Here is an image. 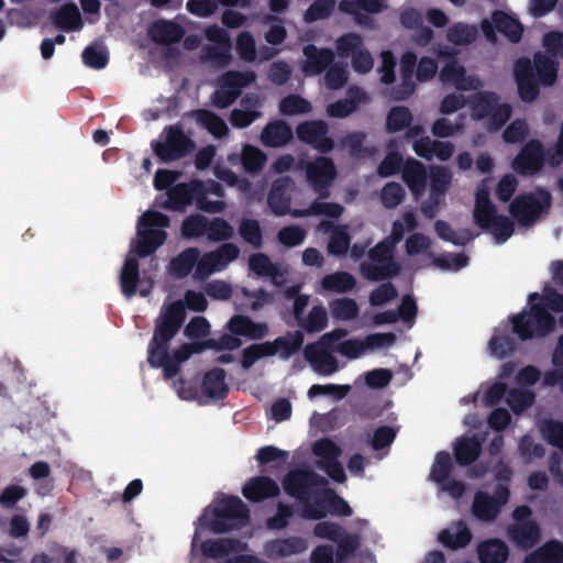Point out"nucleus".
Wrapping results in <instances>:
<instances>
[{
	"mask_svg": "<svg viewBox=\"0 0 563 563\" xmlns=\"http://www.w3.org/2000/svg\"><path fill=\"white\" fill-rule=\"evenodd\" d=\"M247 506L234 496H222L210 503L195 523L191 540V555L222 559L245 550L246 543L231 538L212 539L209 533L222 534L245 527L249 523Z\"/></svg>",
	"mask_w": 563,
	"mask_h": 563,
	"instance_id": "f257e3e1",
	"label": "nucleus"
},
{
	"mask_svg": "<svg viewBox=\"0 0 563 563\" xmlns=\"http://www.w3.org/2000/svg\"><path fill=\"white\" fill-rule=\"evenodd\" d=\"M185 307L191 311L201 312L208 307L205 294L196 290H187L183 300L165 303L161 310L156 323V330L148 351V362L153 367H162L166 378H173L177 373V366L185 362L191 354L207 347L202 343L184 344L172 354L167 351V342L176 334L185 320Z\"/></svg>",
	"mask_w": 563,
	"mask_h": 563,
	"instance_id": "f03ea898",
	"label": "nucleus"
},
{
	"mask_svg": "<svg viewBox=\"0 0 563 563\" xmlns=\"http://www.w3.org/2000/svg\"><path fill=\"white\" fill-rule=\"evenodd\" d=\"M288 495L301 501V516L308 520H318L328 514L351 516L349 504L328 488V481L309 471L290 472L285 482Z\"/></svg>",
	"mask_w": 563,
	"mask_h": 563,
	"instance_id": "7ed1b4c3",
	"label": "nucleus"
},
{
	"mask_svg": "<svg viewBox=\"0 0 563 563\" xmlns=\"http://www.w3.org/2000/svg\"><path fill=\"white\" fill-rule=\"evenodd\" d=\"M180 173L169 169H158L154 177V187L157 190L168 189L164 207L170 210L184 211L192 203L208 213H220L225 209L222 200H212L210 195L222 197V189L216 183L203 184L192 180L188 184L177 183Z\"/></svg>",
	"mask_w": 563,
	"mask_h": 563,
	"instance_id": "20e7f679",
	"label": "nucleus"
},
{
	"mask_svg": "<svg viewBox=\"0 0 563 563\" xmlns=\"http://www.w3.org/2000/svg\"><path fill=\"white\" fill-rule=\"evenodd\" d=\"M558 62L543 52H537L533 58H520L514 66V78L521 101L534 102L541 87L552 86L558 77Z\"/></svg>",
	"mask_w": 563,
	"mask_h": 563,
	"instance_id": "39448f33",
	"label": "nucleus"
},
{
	"mask_svg": "<svg viewBox=\"0 0 563 563\" xmlns=\"http://www.w3.org/2000/svg\"><path fill=\"white\" fill-rule=\"evenodd\" d=\"M538 294L529 297L530 309L511 318L515 333L521 339L527 340L537 336H544L554 329L555 320L545 310L549 308L553 312H563V296L552 289H545L542 295V307L534 300Z\"/></svg>",
	"mask_w": 563,
	"mask_h": 563,
	"instance_id": "423d86ee",
	"label": "nucleus"
},
{
	"mask_svg": "<svg viewBox=\"0 0 563 563\" xmlns=\"http://www.w3.org/2000/svg\"><path fill=\"white\" fill-rule=\"evenodd\" d=\"M406 231L408 230L401 219L394 221L389 238L372 249L367 261L363 263L361 273L364 277L379 280L393 277L399 273L400 268L393 260V252Z\"/></svg>",
	"mask_w": 563,
	"mask_h": 563,
	"instance_id": "0eeeda50",
	"label": "nucleus"
},
{
	"mask_svg": "<svg viewBox=\"0 0 563 563\" xmlns=\"http://www.w3.org/2000/svg\"><path fill=\"white\" fill-rule=\"evenodd\" d=\"M490 185L488 179L482 180L475 191V206L473 217L475 223L488 231L497 244L505 243L512 234L511 221L497 212L490 198Z\"/></svg>",
	"mask_w": 563,
	"mask_h": 563,
	"instance_id": "6e6552de",
	"label": "nucleus"
},
{
	"mask_svg": "<svg viewBox=\"0 0 563 563\" xmlns=\"http://www.w3.org/2000/svg\"><path fill=\"white\" fill-rule=\"evenodd\" d=\"M169 218L156 210L145 211L137 221L136 235L131 241V253L145 257L155 253L166 241Z\"/></svg>",
	"mask_w": 563,
	"mask_h": 563,
	"instance_id": "1a4fd4ad",
	"label": "nucleus"
},
{
	"mask_svg": "<svg viewBox=\"0 0 563 563\" xmlns=\"http://www.w3.org/2000/svg\"><path fill=\"white\" fill-rule=\"evenodd\" d=\"M173 387L181 400L197 401L200 405L221 399L229 390L225 373L221 368L208 371L199 388L196 387L191 379L185 377L174 380Z\"/></svg>",
	"mask_w": 563,
	"mask_h": 563,
	"instance_id": "9d476101",
	"label": "nucleus"
},
{
	"mask_svg": "<svg viewBox=\"0 0 563 563\" xmlns=\"http://www.w3.org/2000/svg\"><path fill=\"white\" fill-rule=\"evenodd\" d=\"M471 117L484 121L489 131L499 130L511 117L512 107L493 91H479L468 101Z\"/></svg>",
	"mask_w": 563,
	"mask_h": 563,
	"instance_id": "9b49d317",
	"label": "nucleus"
},
{
	"mask_svg": "<svg viewBox=\"0 0 563 563\" xmlns=\"http://www.w3.org/2000/svg\"><path fill=\"white\" fill-rule=\"evenodd\" d=\"M356 533H344L338 525L322 521L316 525L313 533L321 539L335 541L341 556L352 554L362 543L375 542V532L365 520L356 521Z\"/></svg>",
	"mask_w": 563,
	"mask_h": 563,
	"instance_id": "f8f14e48",
	"label": "nucleus"
},
{
	"mask_svg": "<svg viewBox=\"0 0 563 563\" xmlns=\"http://www.w3.org/2000/svg\"><path fill=\"white\" fill-rule=\"evenodd\" d=\"M405 252L409 258V266L413 271L435 266L445 272H456L465 264L463 257H456L452 266L443 264V261L439 262L433 252L432 241L422 233H412L406 239Z\"/></svg>",
	"mask_w": 563,
	"mask_h": 563,
	"instance_id": "ddd939ff",
	"label": "nucleus"
},
{
	"mask_svg": "<svg viewBox=\"0 0 563 563\" xmlns=\"http://www.w3.org/2000/svg\"><path fill=\"white\" fill-rule=\"evenodd\" d=\"M346 335V330L336 329L323 334L318 342L306 346L305 356L316 373L330 376L339 371L338 360L332 352H335L334 343Z\"/></svg>",
	"mask_w": 563,
	"mask_h": 563,
	"instance_id": "4468645a",
	"label": "nucleus"
},
{
	"mask_svg": "<svg viewBox=\"0 0 563 563\" xmlns=\"http://www.w3.org/2000/svg\"><path fill=\"white\" fill-rule=\"evenodd\" d=\"M419 81H426L434 77L438 70V64L432 57H422L417 64V56L412 52H406L400 59V80L399 88L395 91V99H406L415 90L413 70Z\"/></svg>",
	"mask_w": 563,
	"mask_h": 563,
	"instance_id": "2eb2a0df",
	"label": "nucleus"
},
{
	"mask_svg": "<svg viewBox=\"0 0 563 563\" xmlns=\"http://www.w3.org/2000/svg\"><path fill=\"white\" fill-rule=\"evenodd\" d=\"M406 137L411 142L413 152L427 159L437 158L439 161H449L455 151V146L450 141H438L424 134V130L420 125L410 126L406 133Z\"/></svg>",
	"mask_w": 563,
	"mask_h": 563,
	"instance_id": "dca6fc26",
	"label": "nucleus"
},
{
	"mask_svg": "<svg viewBox=\"0 0 563 563\" xmlns=\"http://www.w3.org/2000/svg\"><path fill=\"white\" fill-rule=\"evenodd\" d=\"M481 30L485 38L493 44L497 42L498 33L508 41L517 43L522 36L523 25L515 14L497 10L482 20Z\"/></svg>",
	"mask_w": 563,
	"mask_h": 563,
	"instance_id": "f3484780",
	"label": "nucleus"
},
{
	"mask_svg": "<svg viewBox=\"0 0 563 563\" xmlns=\"http://www.w3.org/2000/svg\"><path fill=\"white\" fill-rule=\"evenodd\" d=\"M194 148L192 141L178 128H166L159 136V140L153 143L155 154L163 162L178 159Z\"/></svg>",
	"mask_w": 563,
	"mask_h": 563,
	"instance_id": "a211bd4d",
	"label": "nucleus"
},
{
	"mask_svg": "<svg viewBox=\"0 0 563 563\" xmlns=\"http://www.w3.org/2000/svg\"><path fill=\"white\" fill-rule=\"evenodd\" d=\"M530 509L526 506L517 507L514 510V523L507 530L509 540L519 549L527 550L532 548L541 538L540 528L533 520H528Z\"/></svg>",
	"mask_w": 563,
	"mask_h": 563,
	"instance_id": "6ab92c4d",
	"label": "nucleus"
},
{
	"mask_svg": "<svg viewBox=\"0 0 563 563\" xmlns=\"http://www.w3.org/2000/svg\"><path fill=\"white\" fill-rule=\"evenodd\" d=\"M550 206V196L543 190L523 194L509 205L511 216L521 224H529Z\"/></svg>",
	"mask_w": 563,
	"mask_h": 563,
	"instance_id": "aec40b11",
	"label": "nucleus"
},
{
	"mask_svg": "<svg viewBox=\"0 0 563 563\" xmlns=\"http://www.w3.org/2000/svg\"><path fill=\"white\" fill-rule=\"evenodd\" d=\"M240 255V249L232 244L227 243L217 250L200 253V263L198 269L195 272V278L203 280L207 277L224 271L233 261Z\"/></svg>",
	"mask_w": 563,
	"mask_h": 563,
	"instance_id": "412c9836",
	"label": "nucleus"
},
{
	"mask_svg": "<svg viewBox=\"0 0 563 563\" xmlns=\"http://www.w3.org/2000/svg\"><path fill=\"white\" fill-rule=\"evenodd\" d=\"M256 79L253 71H230L219 80V87L213 95V104L218 108H227L240 96L241 90Z\"/></svg>",
	"mask_w": 563,
	"mask_h": 563,
	"instance_id": "4be33fe9",
	"label": "nucleus"
},
{
	"mask_svg": "<svg viewBox=\"0 0 563 563\" xmlns=\"http://www.w3.org/2000/svg\"><path fill=\"white\" fill-rule=\"evenodd\" d=\"M429 177L430 191L428 198L421 205V212L428 218H433L444 202L445 192L451 185L452 174L446 167L433 166L430 168Z\"/></svg>",
	"mask_w": 563,
	"mask_h": 563,
	"instance_id": "5701e85b",
	"label": "nucleus"
},
{
	"mask_svg": "<svg viewBox=\"0 0 563 563\" xmlns=\"http://www.w3.org/2000/svg\"><path fill=\"white\" fill-rule=\"evenodd\" d=\"M313 455L318 459V466L325 471L328 476L338 482L344 483L346 475L338 457L342 454V449L330 439H321L312 445Z\"/></svg>",
	"mask_w": 563,
	"mask_h": 563,
	"instance_id": "b1692460",
	"label": "nucleus"
},
{
	"mask_svg": "<svg viewBox=\"0 0 563 563\" xmlns=\"http://www.w3.org/2000/svg\"><path fill=\"white\" fill-rule=\"evenodd\" d=\"M508 500L509 490L506 486H499L493 496L486 492H477L474 496L472 514L481 521H493Z\"/></svg>",
	"mask_w": 563,
	"mask_h": 563,
	"instance_id": "393cba45",
	"label": "nucleus"
},
{
	"mask_svg": "<svg viewBox=\"0 0 563 563\" xmlns=\"http://www.w3.org/2000/svg\"><path fill=\"white\" fill-rule=\"evenodd\" d=\"M296 134L301 142L322 153H328L334 147L333 140L327 136L328 124L324 121H305L297 126Z\"/></svg>",
	"mask_w": 563,
	"mask_h": 563,
	"instance_id": "a878e982",
	"label": "nucleus"
},
{
	"mask_svg": "<svg viewBox=\"0 0 563 563\" xmlns=\"http://www.w3.org/2000/svg\"><path fill=\"white\" fill-rule=\"evenodd\" d=\"M440 80L454 86L457 90L471 91L482 88V80L472 74L457 60H449L440 70Z\"/></svg>",
	"mask_w": 563,
	"mask_h": 563,
	"instance_id": "bb28decb",
	"label": "nucleus"
},
{
	"mask_svg": "<svg viewBox=\"0 0 563 563\" xmlns=\"http://www.w3.org/2000/svg\"><path fill=\"white\" fill-rule=\"evenodd\" d=\"M306 176L310 186L318 192L328 188L336 177V169L332 159L318 157L306 165Z\"/></svg>",
	"mask_w": 563,
	"mask_h": 563,
	"instance_id": "cd10ccee",
	"label": "nucleus"
},
{
	"mask_svg": "<svg viewBox=\"0 0 563 563\" xmlns=\"http://www.w3.org/2000/svg\"><path fill=\"white\" fill-rule=\"evenodd\" d=\"M385 8V0H341L339 2V11L351 15L360 26L368 24V14H377Z\"/></svg>",
	"mask_w": 563,
	"mask_h": 563,
	"instance_id": "c85d7f7f",
	"label": "nucleus"
},
{
	"mask_svg": "<svg viewBox=\"0 0 563 563\" xmlns=\"http://www.w3.org/2000/svg\"><path fill=\"white\" fill-rule=\"evenodd\" d=\"M478 35L477 27L475 25L455 23L451 25L446 31V40L453 47L440 46L437 51L441 57H450L456 55L459 49L457 46H464L473 43Z\"/></svg>",
	"mask_w": 563,
	"mask_h": 563,
	"instance_id": "c756f323",
	"label": "nucleus"
},
{
	"mask_svg": "<svg viewBox=\"0 0 563 563\" xmlns=\"http://www.w3.org/2000/svg\"><path fill=\"white\" fill-rule=\"evenodd\" d=\"M308 544L305 539L292 537L276 539L265 543L263 554L271 561H279L305 552Z\"/></svg>",
	"mask_w": 563,
	"mask_h": 563,
	"instance_id": "7c9ffc66",
	"label": "nucleus"
},
{
	"mask_svg": "<svg viewBox=\"0 0 563 563\" xmlns=\"http://www.w3.org/2000/svg\"><path fill=\"white\" fill-rule=\"evenodd\" d=\"M369 98L363 89L352 87L344 99L330 103L325 109V113L330 118L343 119L366 104Z\"/></svg>",
	"mask_w": 563,
	"mask_h": 563,
	"instance_id": "2f4dec72",
	"label": "nucleus"
},
{
	"mask_svg": "<svg viewBox=\"0 0 563 563\" xmlns=\"http://www.w3.org/2000/svg\"><path fill=\"white\" fill-rule=\"evenodd\" d=\"M543 161L541 144L538 141H531L515 157L512 168L522 175H530L541 168Z\"/></svg>",
	"mask_w": 563,
	"mask_h": 563,
	"instance_id": "473e14b6",
	"label": "nucleus"
},
{
	"mask_svg": "<svg viewBox=\"0 0 563 563\" xmlns=\"http://www.w3.org/2000/svg\"><path fill=\"white\" fill-rule=\"evenodd\" d=\"M303 58L300 62L301 71L307 76H316L323 71L327 65H329L334 54L331 49L322 48L319 49L314 45H307L303 47Z\"/></svg>",
	"mask_w": 563,
	"mask_h": 563,
	"instance_id": "72a5a7b5",
	"label": "nucleus"
},
{
	"mask_svg": "<svg viewBox=\"0 0 563 563\" xmlns=\"http://www.w3.org/2000/svg\"><path fill=\"white\" fill-rule=\"evenodd\" d=\"M515 371L512 363H506L501 366L499 378L500 380L493 384H483L478 388L477 393L472 397V401H479L485 406H490L497 402L506 391V384L501 382L508 378Z\"/></svg>",
	"mask_w": 563,
	"mask_h": 563,
	"instance_id": "f704fd0d",
	"label": "nucleus"
},
{
	"mask_svg": "<svg viewBox=\"0 0 563 563\" xmlns=\"http://www.w3.org/2000/svg\"><path fill=\"white\" fill-rule=\"evenodd\" d=\"M401 177L417 199L424 194L428 181V172L421 162L413 158L407 159L402 166Z\"/></svg>",
	"mask_w": 563,
	"mask_h": 563,
	"instance_id": "c9c22d12",
	"label": "nucleus"
},
{
	"mask_svg": "<svg viewBox=\"0 0 563 563\" xmlns=\"http://www.w3.org/2000/svg\"><path fill=\"white\" fill-rule=\"evenodd\" d=\"M199 263L200 251L197 247H189L172 258L167 273L174 278H185L198 269Z\"/></svg>",
	"mask_w": 563,
	"mask_h": 563,
	"instance_id": "e433bc0d",
	"label": "nucleus"
},
{
	"mask_svg": "<svg viewBox=\"0 0 563 563\" xmlns=\"http://www.w3.org/2000/svg\"><path fill=\"white\" fill-rule=\"evenodd\" d=\"M242 494L250 501H261L277 496L279 494V486L269 477L257 476L244 484Z\"/></svg>",
	"mask_w": 563,
	"mask_h": 563,
	"instance_id": "4c0bfd02",
	"label": "nucleus"
},
{
	"mask_svg": "<svg viewBox=\"0 0 563 563\" xmlns=\"http://www.w3.org/2000/svg\"><path fill=\"white\" fill-rule=\"evenodd\" d=\"M249 266L255 275L269 277L277 286H280L284 283V277L287 274L286 268L273 264L263 253L250 256Z\"/></svg>",
	"mask_w": 563,
	"mask_h": 563,
	"instance_id": "58836bf2",
	"label": "nucleus"
},
{
	"mask_svg": "<svg viewBox=\"0 0 563 563\" xmlns=\"http://www.w3.org/2000/svg\"><path fill=\"white\" fill-rule=\"evenodd\" d=\"M317 230L319 232H329L328 253L332 255H343L347 252L350 245V235L347 228L343 225H331L328 221H321Z\"/></svg>",
	"mask_w": 563,
	"mask_h": 563,
	"instance_id": "ea45409f",
	"label": "nucleus"
},
{
	"mask_svg": "<svg viewBox=\"0 0 563 563\" xmlns=\"http://www.w3.org/2000/svg\"><path fill=\"white\" fill-rule=\"evenodd\" d=\"M229 332L244 336L249 340H257L267 335L268 329L265 323H256L244 316H234L227 324Z\"/></svg>",
	"mask_w": 563,
	"mask_h": 563,
	"instance_id": "a19ab883",
	"label": "nucleus"
},
{
	"mask_svg": "<svg viewBox=\"0 0 563 563\" xmlns=\"http://www.w3.org/2000/svg\"><path fill=\"white\" fill-rule=\"evenodd\" d=\"M292 137L290 126L283 121L268 123L261 134V142L268 147H280L286 145Z\"/></svg>",
	"mask_w": 563,
	"mask_h": 563,
	"instance_id": "79ce46f5",
	"label": "nucleus"
},
{
	"mask_svg": "<svg viewBox=\"0 0 563 563\" xmlns=\"http://www.w3.org/2000/svg\"><path fill=\"white\" fill-rule=\"evenodd\" d=\"M438 540L445 548L456 550L466 547L472 540V532L464 522H456L438 534Z\"/></svg>",
	"mask_w": 563,
	"mask_h": 563,
	"instance_id": "37998d69",
	"label": "nucleus"
},
{
	"mask_svg": "<svg viewBox=\"0 0 563 563\" xmlns=\"http://www.w3.org/2000/svg\"><path fill=\"white\" fill-rule=\"evenodd\" d=\"M135 253L129 252L120 274V287L123 295L128 298L136 294L139 284V262L134 257Z\"/></svg>",
	"mask_w": 563,
	"mask_h": 563,
	"instance_id": "c03bdc74",
	"label": "nucleus"
},
{
	"mask_svg": "<svg viewBox=\"0 0 563 563\" xmlns=\"http://www.w3.org/2000/svg\"><path fill=\"white\" fill-rule=\"evenodd\" d=\"M290 180L287 178L280 179L276 181L273 186V189L268 196V205L273 212L277 216H283L286 213H291L294 210H290Z\"/></svg>",
	"mask_w": 563,
	"mask_h": 563,
	"instance_id": "a18cd8bd",
	"label": "nucleus"
},
{
	"mask_svg": "<svg viewBox=\"0 0 563 563\" xmlns=\"http://www.w3.org/2000/svg\"><path fill=\"white\" fill-rule=\"evenodd\" d=\"M356 279L347 272H334L322 277L320 289L324 292L344 294L352 291Z\"/></svg>",
	"mask_w": 563,
	"mask_h": 563,
	"instance_id": "49530a36",
	"label": "nucleus"
},
{
	"mask_svg": "<svg viewBox=\"0 0 563 563\" xmlns=\"http://www.w3.org/2000/svg\"><path fill=\"white\" fill-rule=\"evenodd\" d=\"M477 552L481 563H505L509 556L508 545L499 539L482 542Z\"/></svg>",
	"mask_w": 563,
	"mask_h": 563,
	"instance_id": "de8ad7c7",
	"label": "nucleus"
},
{
	"mask_svg": "<svg viewBox=\"0 0 563 563\" xmlns=\"http://www.w3.org/2000/svg\"><path fill=\"white\" fill-rule=\"evenodd\" d=\"M331 317L338 322H351L358 318L360 306L356 300L347 297L336 298L329 302Z\"/></svg>",
	"mask_w": 563,
	"mask_h": 563,
	"instance_id": "09e8293b",
	"label": "nucleus"
},
{
	"mask_svg": "<svg viewBox=\"0 0 563 563\" xmlns=\"http://www.w3.org/2000/svg\"><path fill=\"white\" fill-rule=\"evenodd\" d=\"M465 129V115L459 114L455 118L442 115L437 119L431 126V132L440 139H448L461 134Z\"/></svg>",
	"mask_w": 563,
	"mask_h": 563,
	"instance_id": "8fccbe9b",
	"label": "nucleus"
},
{
	"mask_svg": "<svg viewBox=\"0 0 563 563\" xmlns=\"http://www.w3.org/2000/svg\"><path fill=\"white\" fill-rule=\"evenodd\" d=\"M563 562V543L559 541H550L530 553L523 563H562Z\"/></svg>",
	"mask_w": 563,
	"mask_h": 563,
	"instance_id": "3c124183",
	"label": "nucleus"
},
{
	"mask_svg": "<svg viewBox=\"0 0 563 563\" xmlns=\"http://www.w3.org/2000/svg\"><path fill=\"white\" fill-rule=\"evenodd\" d=\"M183 34L184 32L178 24L165 20L156 21L150 29L151 37L159 43L176 42Z\"/></svg>",
	"mask_w": 563,
	"mask_h": 563,
	"instance_id": "603ef678",
	"label": "nucleus"
},
{
	"mask_svg": "<svg viewBox=\"0 0 563 563\" xmlns=\"http://www.w3.org/2000/svg\"><path fill=\"white\" fill-rule=\"evenodd\" d=\"M489 356L501 360L514 351V343L507 334L506 328H496L487 347Z\"/></svg>",
	"mask_w": 563,
	"mask_h": 563,
	"instance_id": "864d4df0",
	"label": "nucleus"
},
{
	"mask_svg": "<svg viewBox=\"0 0 563 563\" xmlns=\"http://www.w3.org/2000/svg\"><path fill=\"white\" fill-rule=\"evenodd\" d=\"M276 349V344H271L269 342L250 345L243 351L241 360L242 367L249 369L258 360L275 355Z\"/></svg>",
	"mask_w": 563,
	"mask_h": 563,
	"instance_id": "5fc2aeb1",
	"label": "nucleus"
},
{
	"mask_svg": "<svg viewBox=\"0 0 563 563\" xmlns=\"http://www.w3.org/2000/svg\"><path fill=\"white\" fill-rule=\"evenodd\" d=\"M452 462L446 452H439L430 468V478L438 486L449 481L451 477Z\"/></svg>",
	"mask_w": 563,
	"mask_h": 563,
	"instance_id": "6e6d98bb",
	"label": "nucleus"
},
{
	"mask_svg": "<svg viewBox=\"0 0 563 563\" xmlns=\"http://www.w3.org/2000/svg\"><path fill=\"white\" fill-rule=\"evenodd\" d=\"M343 212L342 206L332 202L316 201L308 209H294V217L323 216L339 218Z\"/></svg>",
	"mask_w": 563,
	"mask_h": 563,
	"instance_id": "4d7b16f0",
	"label": "nucleus"
},
{
	"mask_svg": "<svg viewBox=\"0 0 563 563\" xmlns=\"http://www.w3.org/2000/svg\"><path fill=\"white\" fill-rule=\"evenodd\" d=\"M279 112L286 117L308 114L312 111V104L298 95H289L279 102Z\"/></svg>",
	"mask_w": 563,
	"mask_h": 563,
	"instance_id": "13d9d810",
	"label": "nucleus"
},
{
	"mask_svg": "<svg viewBox=\"0 0 563 563\" xmlns=\"http://www.w3.org/2000/svg\"><path fill=\"white\" fill-rule=\"evenodd\" d=\"M241 162L246 173L254 174L264 167L266 155L260 148L246 144L242 148Z\"/></svg>",
	"mask_w": 563,
	"mask_h": 563,
	"instance_id": "bf43d9fd",
	"label": "nucleus"
},
{
	"mask_svg": "<svg viewBox=\"0 0 563 563\" xmlns=\"http://www.w3.org/2000/svg\"><path fill=\"white\" fill-rule=\"evenodd\" d=\"M195 118L198 124L217 137L225 135L229 131L227 123L221 118L209 111H197L195 113Z\"/></svg>",
	"mask_w": 563,
	"mask_h": 563,
	"instance_id": "052dcab7",
	"label": "nucleus"
},
{
	"mask_svg": "<svg viewBox=\"0 0 563 563\" xmlns=\"http://www.w3.org/2000/svg\"><path fill=\"white\" fill-rule=\"evenodd\" d=\"M57 24L66 31H79L82 27L80 12L76 4H65L56 16Z\"/></svg>",
	"mask_w": 563,
	"mask_h": 563,
	"instance_id": "680f3d73",
	"label": "nucleus"
},
{
	"mask_svg": "<svg viewBox=\"0 0 563 563\" xmlns=\"http://www.w3.org/2000/svg\"><path fill=\"white\" fill-rule=\"evenodd\" d=\"M366 354L380 353L389 350L396 341V335L391 332L371 333L363 338Z\"/></svg>",
	"mask_w": 563,
	"mask_h": 563,
	"instance_id": "e2e57ef3",
	"label": "nucleus"
},
{
	"mask_svg": "<svg viewBox=\"0 0 563 563\" xmlns=\"http://www.w3.org/2000/svg\"><path fill=\"white\" fill-rule=\"evenodd\" d=\"M454 451L459 463L468 464L477 457L479 452V442L476 439L463 437L456 442Z\"/></svg>",
	"mask_w": 563,
	"mask_h": 563,
	"instance_id": "0e129e2a",
	"label": "nucleus"
},
{
	"mask_svg": "<svg viewBox=\"0 0 563 563\" xmlns=\"http://www.w3.org/2000/svg\"><path fill=\"white\" fill-rule=\"evenodd\" d=\"M334 351L349 360H357L366 355L363 338H351L334 343Z\"/></svg>",
	"mask_w": 563,
	"mask_h": 563,
	"instance_id": "69168bd1",
	"label": "nucleus"
},
{
	"mask_svg": "<svg viewBox=\"0 0 563 563\" xmlns=\"http://www.w3.org/2000/svg\"><path fill=\"white\" fill-rule=\"evenodd\" d=\"M208 219L201 214H191L181 223V235L186 239H198L206 235Z\"/></svg>",
	"mask_w": 563,
	"mask_h": 563,
	"instance_id": "338daca9",
	"label": "nucleus"
},
{
	"mask_svg": "<svg viewBox=\"0 0 563 563\" xmlns=\"http://www.w3.org/2000/svg\"><path fill=\"white\" fill-rule=\"evenodd\" d=\"M552 363L555 368L544 376V384L549 386L559 384L563 379V334L559 338L553 351Z\"/></svg>",
	"mask_w": 563,
	"mask_h": 563,
	"instance_id": "774afa93",
	"label": "nucleus"
}]
</instances>
